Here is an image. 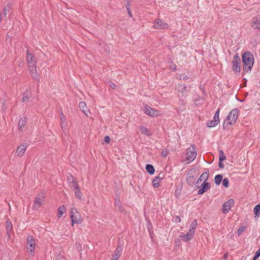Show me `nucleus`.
Masks as SVG:
<instances>
[{"label": "nucleus", "mask_w": 260, "mask_h": 260, "mask_svg": "<svg viewBox=\"0 0 260 260\" xmlns=\"http://www.w3.org/2000/svg\"><path fill=\"white\" fill-rule=\"evenodd\" d=\"M242 62L243 63V71L245 72L251 71L254 62L253 55L249 51H247L243 54Z\"/></svg>", "instance_id": "1"}, {"label": "nucleus", "mask_w": 260, "mask_h": 260, "mask_svg": "<svg viewBox=\"0 0 260 260\" xmlns=\"http://www.w3.org/2000/svg\"><path fill=\"white\" fill-rule=\"evenodd\" d=\"M198 225V220L194 219L191 223L189 230L187 234L181 235L180 236V239L185 241L187 242L190 241L193 238L197 226Z\"/></svg>", "instance_id": "2"}, {"label": "nucleus", "mask_w": 260, "mask_h": 260, "mask_svg": "<svg viewBox=\"0 0 260 260\" xmlns=\"http://www.w3.org/2000/svg\"><path fill=\"white\" fill-rule=\"evenodd\" d=\"M239 110L238 109H233L229 114L226 119L224 120L223 126L225 128L228 124H233L235 123L237 119Z\"/></svg>", "instance_id": "3"}, {"label": "nucleus", "mask_w": 260, "mask_h": 260, "mask_svg": "<svg viewBox=\"0 0 260 260\" xmlns=\"http://www.w3.org/2000/svg\"><path fill=\"white\" fill-rule=\"evenodd\" d=\"M197 151L194 145H191L186 150V160L187 163H190L195 159L197 157Z\"/></svg>", "instance_id": "4"}, {"label": "nucleus", "mask_w": 260, "mask_h": 260, "mask_svg": "<svg viewBox=\"0 0 260 260\" xmlns=\"http://www.w3.org/2000/svg\"><path fill=\"white\" fill-rule=\"evenodd\" d=\"M70 214L72 225L75 223H80L81 222V215L76 208H72L71 209Z\"/></svg>", "instance_id": "5"}, {"label": "nucleus", "mask_w": 260, "mask_h": 260, "mask_svg": "<svg viewBox=\"0 0 260 260\" xmlns=\"http://www.w3.org/2000/svg\"><path fill=\"white\" fill-rule=\"evenodd\" d=\"M232 63L233 71L236 73H239L241 71V60L238 54L234 56Z\"/></svg>", "instance_id": "6"}, {"label": "nucleus", "mask_w": 260, "mask_h": 260, "mask_svg": "<svg viewBox=\"0 0 260 260\" xmlns=\"http://www.w3.org/2000/svg\"><path fill=\"white\" fill-rule=\"evenodd\" d=\"M144 112L146 115L151 117H157L161 114L159 111L147 105L144 106Z\"/></svg>", "instance_id": "7"}, {"label": "nucleus", "mask_w": 260, "mask_h": 260, "mask_svg": "<svg viewBox=\"0 0 260 260\" xmlns=\"http://www.w3.org/2000/svg\"><path fill=\"white\" fill-rule=\"evenodd\" d=\"M169 27L167 22L160 19H157L153 23V28L155 29H167Z\"/></svg>", "instance_id": "8"}, {"label": "nucleus", "mask_w": 260, "mask_h": 260, "mask_svg": "<svg viewBox=\"0 0 260 260\" xmlns=\"http://www.w3.org/2000/svg\"><path fill=\"white\" fill-rule=\"evenodd\" d=\"M27 249L28 250L29 253L33 255L36 247L35 240L31 236H28L27 238Z\"/></svg>", "instance_id": "9"}, {"label": "nucleus", "mask_w": 260, "mask_h": 260, "mask_svg": "<svg viewBox=\"0 0 260 260\" xmlns=\"http://www.w3.org/2000/svg\"><path fill=\"white\" fill-rule=\"evenodd\" d=\"M44 196L43 195L39 194L35 199L33 208L35 209H38L43 204L44 201Z\"/></svg>", "instance_id": "10"}, {"label": "nucleus", "mask_w": 260, "mask_h": 260, "mask_svg": "<svg viewBox=\"0 0 260 260\" xmlns=\"http://www.w3.org/2000/svg\"><path fill=\"white\" fill-rule=\"evenodd\" d=\"M234 205V201L233 199H230L225 202L222 206V212L224 213H228L231 208Z\"/></svg>", "instance_id": "11"}, {"label": "nucleus", "mask_w": 260, "mask_h": 260, "mask_svg": "<svg viewBox=\"0 0 260 260\" xmlns=\"http://www.w3.org/2000/svg\"><path fill=\"white\" fill-rule=\"evenodd\" d=\"M27 147V146L26 144H23L20 145L16 150V156L19 157H21L22 156H23V155L25 153V152L26 151Z\"/></svg>", "instance_id": "12"}, {"label": "nucleus", "mask_w": 260, "mask_h": 260, "mask_svg": "<svg viewBox=\"0 0 260 260\" xmlns=\"http://www.w3.org/2000/svg\"><path fill=\"white\" fill-rule=\"evenodd\" d=\"M68 180L70 186L73 188L74 190L78 189V188H80L78 181L73 176H70V177H69Z\"/></svg>", "instance_id": "13"}, {"label": "nucleus", "mask_w": 260, "mask_h": 260, "mask_svg": "<svg viewBox=\"0 0 260 260\" xmlns=\"http://www.w3.org/2000/svg\"><path fill=\"white\" fill-rule=\"evenodd\" d=\"M28 69L29 72L32 78L36 79V81H39L40 78L39 77V75L37 71L36 65L28 66Z\"/></svg>", "instance_id": "14"}, {"label": "nucleus", "mask_w": 260, "mask_h": 260, "mask_svg": "<svg viewBox=\"0 0 260 260\" xmlns=\"http://www.w3.org/2000/svg\"><path fill=\"white\" fill-rule=\"evenodd\" d=\"M122 249V245L119 244L114 253L112 255L111 260H117L121 254Z\"/></svg>", "instance_id": "15"}, {"label": "nucleus", "mask_w": 260, "mask_h": 260, "mask_svg": "<svg viewBox=\"0 0 260 260\" xmlns=\"http://www.w3.org/2000/svg\"><path fill=\"white\" fill-rule=\"evenodd\" d=\"M251 26L254 29H260V16L253 18Z\"/></svg>", "instance_id": "16"}, {"label": "nucleus", "mask_w": 260, "mask_h": 260, "mask_svg": "<svg viewBox=\"0 0 260 260\" xmlns=\"http://www.w3.org/2000/svg\"><path fill=\"white\" fill-rule=\"evenodd\" d=\"M26 60L28 64V66L36 65V61L35 56L29 51L27 50Z\"/></svg>", "instance_id": "17"}, {"label": "nucleus", "mask_w": 260, "mask_h": 260, "mask_svg": "<svg viewBox=\"0 0 260 260\" xmlns=\"http://www.w3.org/2000/svg\"><path fill=\"white\" fill-rule=\"evenodd\" d=\"M210 188V184L209 182L204 181L201 185V188L198 190L199 194H202L209 190Z\"/></svg>", "instance_id": "18"}, {"label": "nucleus", "mask_w": 260, "mask_h": 260, "mask_svg": "<svg viewBox=\"0 0 260 260\" xmlns=\"http://www.w3.org/2000/svg\"><path fill=\"white\" fill-rule=\"evenodd\" d=\"M26 123V119L25 117L21 118L18 123V129L19 132H23L24 126Z\"/></svg>", "instance_id": "19"}, {"label": "nucleus", "mask_w": 260, "mask_h": 260, "mask_svg": "<svg viewBox=\"0 0 260 260\" xmlns=\"http://www.w3.org/2000/svg\"><path fill=\"white\" fill-rule=\"evenodd\" d=\"M141 133L147 136H150L152 135V133L146 127L141 126L140 127Z\"/></svg>", "instance_id": "20"}, {"label": "nucleus", "mask_w": 260, "mask_h": 260, "mask_svg": "<svg viewBox=\"0 0 260 260\" xmlns=\"http://www.w3.org/2000/svg\"><path fill=\"white\" fill-rule=\"evenodd\" d=\"M209 178V172L208 171H206L205 172L203 173L200 177L199 179L198 180V182H199L200 181H202L203 180H204V181L206 182V181Z\"/></svg>", "instance_id": "21"}, {"label": "nucleus", "mask_w": 260, "mask_h": 260, "mask_svg": "<svg viewBox=\"0 0 260 260\" xmlns=\"http://www.w3.org/2000/svg\"><path fill=\"white\" fill-rule=\"evenodd\" d=\"M66 208L64 205H63L61 206H60L58 209L57 217L58 218H60L63 215V213L66 212Z\"/></svg>", "instance_id": "22"}, {"label": "nucleus", "mask_w": 260, "mask_h": 260, "mask_svg": "<svg viewBox=\"0 0 260 260\" xmlns=\"http://www.w3.org/2000/svg\"><path fill=\"white\" fill-rule=\"evenodd\" d=\"M146 170L150 175H153L155 172L154 168L150 164H147L146 165Z\"/></svg>", "instance_id": "23"}, {"label": "nucleus", "mask_w": 260, "mask_h": 260, "mask_svg": "<svg viewBox=\"0 0 260 260\" xmlns=\"http://www.w3.org/2000/svg\"><path fill=\"white\" fill-rule=\"evenodd\" d=\"M222 175L221 174H218L215 176L214 178L215 183L218 185L221 183V182L222 180Z\"/></svg>", "instance_id": "24"}, {"label": "nucleus", "mask_w": 260, "mask_h": 260, "mask_svg": "<svg viewBox=\"0 0 260 260\" xmlns=\"http://www.w3.org/2000/svg\"><path fill=\"white\" fill-rule=\"evenodd\" d=\"M80 109L82 111V112L86 115H87L86 111V105L85 102H81L79 103V105Z\"/></svg>", "instance_id": "25"}, {"label": "nucleus", "mask_w": 260, "mask_h": 260, "mask_svg": "<svg viewBox=\"0 0 260 260\" xmlns=\"http://www.w3.org/2000/svg\"><path fill=\"white\" fill-rule=\"evenodd\" d=\"M217 120L215 121L214 119L212 120L208 121L207 122V126L209 127H213L217 125L218 123L217 122Z\"/></svg>", "instance_id": "26"}, {"label": "nucleus", "mask_w": 260, "mask_h": 260, "mask_svg": "<svg viewBox=\"0 0 260 260\" xmlns=\"http://www.w3.org/2000/svg\"><path fill=\"white\" fill-rule=\"evenodd\" d=\"M253 211L256 216H259L260 215V204H257L254 207Z\"/></svg>", "instance_id": "27"}, {"label": "nucleus", "mask_w": 260, "mask_h": 260, "mask_svg": "<svg viewBox=\"0 0 260 260\" xmlns=\"http://www.w3.org/2000/svg\"><path fill=\"white\" fill-rule=\"evenodd\" d=\"M74 192H75V194L76 197L78 199H81L82 196V193L81 191L80 188H78V189L75 190Z\"/></svg>", "instance_id": "28"}, {"label": "nucleus", "mask_w": 260, "mask_h": 260, "mask_svg": "<svg viewBox=\"0 0 260 260\" xmlns=\"http://www.w3.org/2000/svg\"><path fill=\"white\" fill-rule=\"evenodd\" d=\"M160 181L157 178H154L152 180V185L155 188H157L159 186Z\"/></svg>", "instance_id": "29"}, {"label": "nucleus", "mask_w": 260, "mask_h": 260, "mask_svg": "<svg viewBox=\"0 0 260 260\" xmlns=\"http://www.w3.org/2000/svg\"><path fill=\"white\" fill-rule=\"evenodd\" d=\"M178 90L182 93H186L187 92V87L185 85H180L178 86Z\"/></svg>", "instance_id": "30"}, {"label": "nucleus", "mask_w": 260, "mask_h": 260, "mask_svg": "<svg viewBox=\"0 0 260 260\" xmlns=\"http://www.w3.org/2000/svg\"><path fill=\"white\" fill-rule=\"evenodd\" d=\"M219 160L222 161L226 159V156L225 155L223 151L222 150H219Z\"/></svg>", "instance_id": "31"}, {"label": "nucleus", "mask_w": 260, "mask_h": 260, "mask_svg": "<svg viewBox=\"0 0 260 260\" xmlns=\"http://www.w3.org/2000/svg\"><path fill=\"white\" fill-rule=\"evenodd\" d=\"M219 111H220L219 109H218L216 111V112L214 114V120L215 121L217 120V123H219Z\"/></svg>", "instance_id": "32"}, {"label": "nucleus", "mask_w": 260, "mask_h": 260, "mask_svg": "<svg viewBox=\"0 0 260 260\" xmlns=\"http://www.w3.org/2000/svg\"><path fill=\"white\" fill-rule=\"evenodd\" d=\"M222 184L225 187L227 188L229 186V181L228 178H224L222 180Z\"/></svg>", "instance_id": "33"}, {"label": "nucleus", "mask_w": 260, "mask_h": 260, "mask_svg": "<svg viewBox=\"0 0 260 260\" xmlns=\"http://www.w3.org/2000/svg\"><path fill=\"white\" fill-rule=\"evenodd\" d=\"M10 6L9 4L7 5L6 7L4 8L3 13L5 16L7 15V12L10 10Z\"/></svg>", "instance_id": "34"}, {"label": "nucleus", "mask_w": 260, "mask_h": 260, "mask_svg": "<svg viewBox=\"0 0 260 260\" xmlns=\"http://www.w3.org/2000/svg\"><path fill=\"white\" fill-rule=\"evenodd\" d=\"M195 181L194 177L192 176H189L187 178V181L188 183V184H191L192 183H193Z\"/></svg>", "instance_id": "35"}, {"label": "nucleus", "mask_w": 260, "mask_h": 260, "mask_svg": "<svg viewBox=\"0 0 260 260\" xmlns=\"http://www.w3.org/2000/svg\"><path fill=\"white\" fill-rule=\"evenodd\" d=\"M29 98V93H25L23 94V97L22 98V101L23 102H25L28 100Z\"/></svg>", "instance_id": "36"}, {"label": "nucleus", "mask_w": 260, "mask_h": 260, "mask_svg": "<svg viewBox=\"0 0 260 260\" xmlns=\"http://www.w3.org/2000/svg\"><path fill=\"white\" fill-rule=\"evenodd\" d=\"M259 256H260V248L256 251L255 255L253 257V260H256Z\"/></svg>", "instance_id": "37"}, {"label": "nucleus", "mask_w": 260, "mask_h": 260, "mask_svg": "<svg viewBox=\"0 0 260 260\" xmlns=\"http://www.w3.org/2000/svg\"><path fill=\"white\" fill-rule=\"evenodd\" d=\"M244 231V228L241 226L237 230V234L240 236Z\"/></svg>", "instance_id": "38"}, {"label": "nucleus", "mask_w": 260, "mask_h": 260, "mask_svg": "<svg viewBox=\"0 0 260 260\" xmlns=\"http://www.w3.org/2000/svg\"><path fill=\"white\" fill-rule=\"evenodd\" d=\"M117 210L120 213H124L125 210L123 208V207L121 205H119V206L116 207Z\"/></svg>", "instance_id": "39"}, {"label": "nucleus", "mask_w": 260, "mask_h": 260, "mask_svg": "<svg viewBox=\"0 0 260 260\" xmlns=\"http://www.w3.org/2000/svg\"><path fill=\"white\" fill-rule=\"evenodd\" d=\"M12 225L10 222H7V231H10L12 229Z\"/></svg>", "instance_id": "40"}, {"label": "nucleus", "mask_w": 260, "mask_h": 260, "mask_svg": "<svg viewBox=\"0 0 260 260\" xmlns=\"http://www.w3.org/2000/svg\"><path fill=\"white\" fill-rule=\"evenodd\" d=\"M67 126V123L66 122V121L61 122V127L62 129H66Z\"/></svg>", "instance_id": "41"}, {"label": "nucleus", "mask_w": 260, "mask_h": 260, "mask_svg": "<svg viewBox=\"0 0 260 260\" xmlns=\"http://www.w3.org/2000/svg\"><path fill=\"white\" fill-rule=\"evenodd\" d=\"M126 9L127 10L129 16L132 17V13L129 11V3H128V2L127 3V5L126 6Z\"/></svg>", "instance_id": "42"}, {"label": "nucleus", "mask_w": 260, "mask_h": 260, "mask_svg": "<svg viewBox=\"0 0 260 260\" xmlns=\"http://www.w3.org/2000/svg\"><path fill=\"white\" fill-rule=\"evenodd\" d=\"M115 205H116V207L119 206V205H121L120 200H118V199H116L115 201Z\"/></svg>", "instance_id": "43"}, {"label": "nucleus", "mask_w": 260, "mask_h": 260, "mask_svg": "<svg viewBox=\"0 0 260 260\" xmlns=\"http://www.w3.org/2000/svg\"><path fill=\"white\" fill-rule=\"evenodd\" d=\"M104 141L106 143H109L110 141V138L109 136H106L105 137Z\"/></svg>", "instance_id": "44"}, {"label": "nucleus", "mask_w": 260, "mask_h": 260, "mask_svg": "<svg viewBox=\"0 0 260 260\" xmlns=\"http://www.w3.org/2000/svg\"><path fill=\"white\" fill-rule=\"evenodd\" d=\"M218 166L220 168H224V164L222 162V161L219 160L218 162Z\"/></svg>", "instance_id": "45"}, {"label": "nucleus", "mask_w": 260, "mask_h": 260, "mask_svg": "<svg viewBox=\"0 0 260 260\" xmlns=\"http://www.w3.org/2000/svg\"><path fill=\"white\" fill-rule=\"evenodd\" d=\"M109 85L113 89L115 88V87H116L115 84L114 83H112V82L110 83Z\"/></svg>", "instance_id": "46"}, {"label": "nucleus", "mask_w": 260, "mask_h": 260, "mask_svg": "<svg viewBox=\"0 0 260 260\" xmlns=\"http://www.w3.org/2000/svg\"><path fill=\"white\" fill-rule=\"evenodd\" d=\"M60 121H61V122L66 121L64 116L63 115H62V116H60Z\"/></svg>", "instance_id": "47"}, {"label": "nucleus", "mask_w": 260, "mask_h": 260, "mask_svg": "<svg viewBox=\"0 0 260 260\" xmlns=\"http://www.w3.org/2000/svg\"><path fill=\"white\" fill-rule=\"evenodd\" d=\"M176 222H180L181 221V219L180 218V217L179 216H176Z\"/></svg>", "instance_id": "48"}, {"label": "nucleus", "mask_w": 260, "mask_h": 260, "mask_svg": "<svg viewBox=\"0 0 260 260\" xmlns=\"http://www.w3.org/2000/svg\"><path fill=\"white\" fill-rule=\"evenodd\" d=\"M155 178H158L159 179V181H160V180H161L162 179V178H163L162 177H160V174L158 176L155 177Z\"/></svg>", "instance_id": "49"}, {"label": "nucleus", "mask_w": 260, "mask_h": 260, "mask_svg": "<svg viewBox=\"0 0 260 260\" xmlns=\"http://www.w3.org/2000/svg\"><path fill=\"white\" fill-rule=\"evenodd\" d=\"M161 154H162V156H166V153H164L163 152H162Z\"/></svg>", "instance_id": "50"}, {"label": "nucleus", "mask_w": 260, "mask_h": 260, "mask_svg": "<svg viewBox=\"0 0 260 260\" xmlns=\"http://www.w3.org/2000/svg\"><path fill=\"white\" fill-rule=\"evenodd\" d=\"M188 79V78H187L186 76H185V77H183V80H186V79Z\"/></svg>", "instance_id": "51"}, {"label": "nucleus", "mask_w": 260, "mask_h": 260, "mask_svg": "<svg viewBox=\"0 0 260 260\" xmlns=\"http://www.w3.org/2000/svg\"><path fill=\"white\" fill-rule=\"evenodd\" d=\"M176 196H177V197H178V196H179V194H180V193H179V192H178V194H177V190H176Z\"/></svg>", "instance_id": "52"}, {"label": "nucleus", "mask_w": 260, "mask_h": 260, "mask_svg": "<svg viewBox=\"0 0 260 260\" xmlns=\"http://www.w3.org/2000/svg\"><path fill=\"white\" fill-rule=\"evenodd\" d=\"M227 256H228V255H227L226 254H225L224 255V257L225 258L226 257H227Z\"/></svg>", "instance_id": "53"}]
</instances>
